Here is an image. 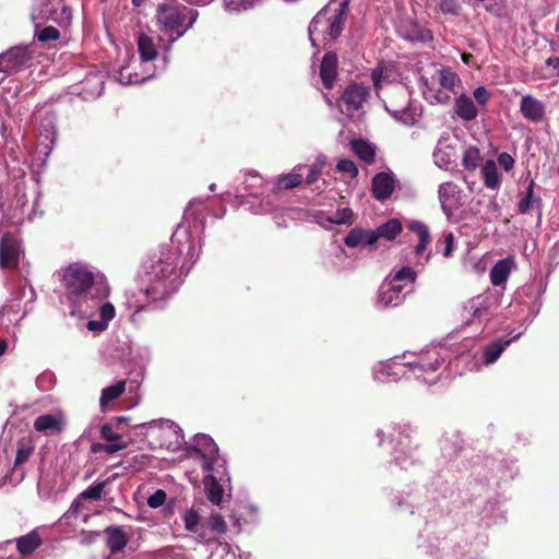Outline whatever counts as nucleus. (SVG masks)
<instances>
[{
  "label": "nucleus",
  "mask_w": 559,
  "mask_h": 559,
  "mask_svg": "<svg viewBox=\"0 0 559 559\" xmlns=\"http://www.w3.org/2000/svg\"><path fill=\"white\" fill-rule=\"evenodd\" d=\"M62 285L71 316L88 319L86 328L91 332L108 329L116 309L107 301L110 288L103 275L94 274L87 265L73 263L63 271Z\"/></svg>",
  "instance_id": "nucleus-1"
},
{
  "label": "nucleus",
  "mask_w": 559,
  "mask_h": 559,
  "mask_svg": "<svg viewBox=\"0 0 559 559\" xmlns=\"http://www.w3.org/2000/svg\"><path fill=\"white\" fill-rule=\"evenodd\" d=\"M178 257L176 253L163 254L144 266L142 288L126 293V307L133 324L141 322L140 313L159 309L165 301L177 292L180 274L177 272Z\"/></svg>",
  "instance_id": "nucleus-2"
},
{
  "label": "nucleus",
  "mask_w": 559,
  "mask_h": 559,
  "mask_svg": "<svg viewBox=\"0 0 559 559\" xmlns=\"http://www.w3.org/2000/svg\"><path fill=\"white\" fill-rule=\"evenodd\" d=\"M347 7V1H343L336 7L330 3L316 14L308 27L312 47L325 46L340 37L345 23Z\"/></svg>",
  "instance_id": "nucleus-3"
},
{
  "label": "nucleus",
  "mask_w": 559,
  "mask_h": 559,
  "mask_svg": "<svg viewBox=\"0 0 559 559\" xmlns=\"http://www.w3.org/2000/svg\"><path fill=\"white\" fill-rule=\"evenodd\" d=\"M403 355H407L402 362L406 365L403 376L407 379L423 380L426 383H433L436 378L430 379L428 376L438 371L450 359V350L445 346H430L419 353L406 352Z\"/></svg>",
  "instance_id": "nucleus-4"
},
{
  "label": "nucleus",
  "mask_w": 559,
  "mask_h": 559,
  "mask_svg": "<svg viewBox=\"0 0 559 559\" xmlns=\"http://www.w3.org/2000/svg\"><path fill=\"white\" fill-rule=\"evenodd\" d=\"M197 10L187 7L162 4L157 10V23L159 29L168 37L165 51L169 52L174 43L182 37L198 20Z\"/></svg>",
  "instance_id": "nucleus-5"
},
{
  "label": "nucleus",
  "mask_w": 559,
  "mask_h": 559,
  "mask_svg": "<svg viewBox=\"0 0 559 559\" xmlns=\"http://www.w3.org/2000/svg\"><path fill=\"white\" fill-rule=\"evenodd\" d=\"M40 187L37 179L19 181L15 183V195L10 212L4 214L3 221L21 223L26 217L33 219L39 206Z\"/></svg>",
  "instance_id": "nucleus-6"
},
{
  "label": "nucleus",
  "mask_w": 559,
  "mask_h": 559,
  "mask_svg": "<svg viewBox=\"0 0 559 559\" xmlns=\"http://www.w3.org/2000/svg\"><path fill=\"white\" fill-rule=\"evenodd\" d=\"M501 295L498 292H485L476 295L463 304L462 321L465 325H476L481 330L495 316L500 306Z\"/></svg>",
  "instance_id": "nucleus-7"
},
{
  "label": "nucleus",
  "mask_w": 559,
  "mask_h": 559,
  "mask_svg": "<svg viewBox=\"0 0 559 559\" xmlns=\"http://www.w3.org/2000/svg\"><path fill=\"white\" fill-rule=\"evenodd\" d=\"M460 78L452 70L436 69L430 76L419 78V87L426 100L430 104H447Z\"/></svg>",
  "instance_id": "nucleus-8"
},
{
  "label": "nucleus",
  "mask_w": 559,
  "mask_h": 559,
  "mask_svg": "<svg viewBox=\"0 0 559 559\" xmlns=\"http://www.w3.org/2000/svg\"><path fill=\"white\" fill-rule=\"evenodd\" d=\"M191 457L202 461V468L207 473L226 474V461L221 457L214 440L204 433L195 435L188 450Z\"/></svg>",
  "instance_id": "nucleus-9"
},
{
  "label": "nucleus",
  "mask_w": 559,
  "mask_h": 559,
  "mask_svg": "<svg viewBox=\"0 0 559 559\" xmlns=\"http://www.w3.org/2000/svg\"><path fill=\"white\" fill-rule=\"evenodd\" d=\"M31 15L35 28H40L47 21L69 24L72 19L71 9L62 0H35Z\"/></svg>",
  "instance_id": "nucleus-10"
},
{
  "label": "nucleus",
  "mask_w": 559,
  "mask_h": 559,
  "mask_svg": "<svg viewBox=\"0 0 559 559\" xmlns=\"http://www.w3.org/2000/svg\"><path fill=\"white\" fill-rule=\"evenodd\" d=\"M391 442L394 443L393 457L395 463L403 469H407L419 461L416 449L412 445L409 428L406 426H393L390 433Z\"/></svg>",
  "instance_id": "nucleus-11"
},
{
  "label": "nucleus",
  "mask_w": 559,
  "mask_h": 559,
  "mask_svg": "<svg viewBox=\"0 0 559 559\" xmlns=\"http://www.w3.org/2000/svg\"><path fill=\"white\" fill-rule=\"evenodd\" d=\"M33 58L28 46H15L0 55V72L12 73L27 67Z\"/></svg>",
  "instance_id": "nucleus-12"
},
{
  "label": "nucleus",
  "mask_w": 559,
  "mask_h": 559,
  "mask_svg": "<svg viewBox=\"0 0 559 559\" xmlns=\"http://www.w3.org/2000/svg\"><path fill=\"white\" fill-rule=\"evenodd\" d=\"M5 222L0 225V265L4 269L15 267L20 261L22 251L20 242L9 233H4Z\"/></svg>",
  "instance_id": "nucleus-13"
},
{
  "label": "nucleus",
  "mask_w": 559,
  "mask_h": 559,
  "mask_svg": "<svg viewBox=\"0 0 559 559\" xmlns=\"http://www.w3.org/2000/svg\"><path fill=\"white\" fill-rule=\"evenodd\" d=\"M407 355L396 356L392 359L380 361L373 367V379L378 382L397 381L406 370V365L402 364Z\"/></svg>",
  "instance_id": "nucleus-14"
},
{
  "label": "nucleus",
  "mask_w": 559,
  "mask_h": 559,
  "mask_svg": "<svg viewBox=\"0 0 559 559\" xmlns=\"http://www.w3.org/2000/svg\"><path fill=\"white\" fill-rule=\"evenodd\" d=\"M407 228L417 237V245L414 248V254L417 258L416 264L425 266L430 259V253L425 254L431 241L429 228L420 221H412Z\"/></svg>",
  "instance_id": "nucleus-15"
},
{
  "label": "nucleus",
  "mask_w": 559,
  "mask_h": 559,
  "mask_svg": "<svg viewBox=\"0 0 559 559\" xmlns=\"http://www.w3.org/2000/svg\"><path fill=\"white\" fill-rule=\"evenodd\" d=\"M405 295L403 284L385 281L379 288L377 304L382 308L397 307L403 304Z\"/></svg>",
  "instance_id": "nucleus-16"
},
{
  "label": "nucleus",
  "mask_w": 559,
  "mask_h": 559,
  "mask_svg": "<svg viewBox=\"0 0 559 559\" xmlns=\"http://www.w3.org/2000/svg\"><path fill=\"white\" fill-rule=\"evenodd\" d=\"M370 88L367 85L353 83L349 84L342 94V103L348 111L359 110L367 102Z\"/></svg>",
  "instance_id": "nucleus-17"
},
{
  "label": "nucleus",
  "mask_w": 559,
  "mask_h": 559,
  "mask_svg": "<svg viewBox=\"0 0 559 559\" xmlns=\"http://www.w3.org/2000/svg\"><path fill=\"white\" fill-rule=\"evenodd\" d=\"M448 142L449 135L442 134L433 151L435 164L444 170H449L452 166H454L456 160L455 147Z\"/></svg>",
  "instance_id": "nucleus-18"
},
{
  "label": "nucleus",
  "mask_w": 559,
  "mask_h": 559,
  "mask_svg": "<svg viewBox=\"0 0 559 559\" xmlns=\"http://www.w3.org/2000/svg\"><path fill=\"white\" fill-rule=\"evenodd\" d=\"M520 112L522 116L533 122L539 123L546 120L545 104L532 95H524L520 102Z\"/></svg>",
  "instance_id": "nucleus-19"
},
{
  "label": "nucleus",
  "mask_w": 559,
  "mask_h": 559,
  "mask_svg": "<svg viewBox=\"0 0 559 559\" xmlns=\"http://www.w3.org/2000/svg\"><path fill=\"white\" fill-rule=\"evenodd\" d=\"M203 524L207 540H199V543L203 545H218V543H222L219 538L227 532V524L224 518L217 512H212Z\"/></svg>",
  "instance_id": "nucleus-20"
},
{
  "label": "nucleus",
  "mask_w": 559,
  "mask_h": 559,
  "mask_svg": "<svg viewBox=\"0 0 559 559\" xmlns=\"http://www.w3.org/2000/svg\"><path fill=\"white\" fill-rule=\"evenodd\" d=\"M397 508L399 509H406L409 511L411 514H415L418 512V514L423 518L430 516V502L423 501L421 496L419 492L409 491L406 493V497L402 496L397 499Z\"/></svg>",
  "instance_id": "nucleus-21"
},
{
  "label": "nucleus",
  "mask_w": 559,
  "mask_h": 559,
  "mask_svg": "<svg viewBox=\"0 0 559 559\" xmlns=\"http://www.w3.org/2000/svg\"><path fill=\"white\" fill-rule=\"evenodd\" d=\"M225 480L229 481L227 472L226 474L209 473V475L204 477L203 484L206 497L213 504L218 506L222 502L223 487L221 483H224Z\"/></svg>",
  "instance_id": "nucleus-22"
},
{
  "label": "nucleus",
  "mask_w": 559,
  "mask_h": 559,
  "mask_svg": "<svg viewBox=\"0 0 559 559\" xmlns=\"http://www.w3.org/2000/svg\"><path fill=\"white\" fill-rule=\"evenodd\" d=\"M105 84V76L99 71H91L87 73L85 79L81 82V90L79 94L83 96L84 99L96 98L102 95Z\"/></svg>",
  "instance_id": "nucleus-23"
},
{
  "label": "nucleus",
  "mask_w": 559,
  "mask_h": 559,
  "mask_svg": "<svg viewBox=\"0 0 559 559\" xmlns=\"http://www.w3.org/2000/svg\"><path fill=\"white\" fill-rule=\"evenodd\" d=\"M521 336V333L516 334L515 336L509 338V340H495L483 348V355L481 359L484 365L489 366L495 364L501 354L506 350V348L515 340H518Z\"/></svg>",
  "instance_id": "nucleus-24"
},
{
  "label": "nucleus",
  "mask_w": 559,
  "mask_h": 559,
  "mask_svg": "<svg viewBox=\"0 0 559 559\" xmlns=\"http://www.w3.org/2000/svg\"><path fill=\"white\" fill-rule=\"evenodd\" d=\"M399 34L409 41L428 43L433 38L431 31L420 26L416 22L401 25L399 27Z\"/></svg>",
  "instance_id": "nucleus-25"
},
{
  "label": "nucleus",
  "mask_w": 559,
  "mask_h": 559,
  "mask_svg": "<svg viewBox=\"0 0 559 559\" xmlns=\"http://www.w3.org/2000/svg\"><path fill=\"white\" fill-rule=\"evenodd\" d=\"M105 488V481H97L83 490L79 497L71 503L69 512L73 515H80L83 510V500H98Z\"/></svg>",
  "instance_id": "nucleus-26"
},
{
  "label": "nucleus",
  "mask_w": 559,
  "mask_h": 559,
  "mask_svg": "<svg viewBox=\"0 0 559 559\" xmlns=\"http://www.w3.org/2000/svg\"><path fill=\"white\" fill-rule=\"evenodd\" d=\"M154 76V72L144 69L141 73L133 71L132 64L128 63L119 69L117 81L122 85L139 84Z\"/></svg>",
  "instance_id": "nucleus-27"
},
{
  "label": "nucleus",
  "mask_w": 559,
  "mask_h": 559,
  "mask_svg": "<svg viewBox=\"0 0 559 559\" xmlns=\"http://www.w3.org/2000/svg\"><path fill=\"white\" fill-rule=\"evenodd\" d=\"M394 190V179L390 174L379 173L372 180V193L377 200L390 198Z\"/></svg>",
  "instance_id": "nucleus-28"
},
{
  "label": "nucleus",
  "mask_w": 559,
  "mask_h": 559,
  "mask_svg": "<svg viewBox=\"0 0 559 559\" xmlns=\"http://www.w3.org/2000/svg\"><path fill=\"white\" fill-rule=\"evenodd\" d=\"M337 57L334 52H328L323 57L320 67V76L325 88H331L336 78Z\"/></svg>",
  "instance_id": "nucleus-29"
},
{
  "label": "nucleus",
  "mask_w": 559,
  "mask_h": 559,
  "mask_svg": "<svg viewBox=\"0 0 559 559\" xmlns=\"http://www.w3.org/2000/svg\"><path fill=\"white\" fill-rule=\"evenodd\" d=\"M377 241L373 230L354 228L352 229L344 239L347 247L356 248L359 246H371Z\"/></svg>",
  "instance_id": "nucleus-30"
},
{
  "label": "nucleus",
  "mask_w": 559,
  "mask_h": 559,
  "mask_svg": "<svg viewBox=\"0 0 559 559\" xmlns=\"http://www.w3.org/2000/svg\"><path fill=\"white\" fill-rule=\"evenodd\" d=\"M182 520L186 531L193 533L198 543L199 540H207L204 533V524L201 522V515L198 511L194 509L187 510L182 516Z\"/></svg>",
  "instance_id": "nucleus-31"
},
{
  "label": "nucleus",
  "mask_w": 559,
  "mask_h": 559,
  "mask_svg": "<svg viewBox=\"0 0 559 559\" xmlns=\"http://www.w3.org/2000/svg\"><path fill=\"white\" fill-rule=\"evenodd\" d=\"M438 194L442 210L447 214L451 213L457 202L459 191L456 185L453 182L441 183L439 186Z\"/></svg>",
  "instance_id": "nucleus-32"
},
{
  "label": "nucleus",
  "mask_w": 559,
  "mask_h": 559,
  "mask_svg": "<svg viewBox=\"0 0 559 559\" xmlns=\"http://www.w3.org/2000/svg\"><path fill=\"white\" fill-rule=\"evenodd\" d=\"M454 111L464 121H472L478 115V110L474 102L466 94H461L459 97H456Z\"/></svg>",
  "instance_id": "nucleus-33"
},
{
  "label": "nucleus",
  "mask_w": 559,
  "mask_h": 559,
  "mask_svg": "<svg viewBox=\"0 0 559 559\" xmlns=\"http://www.w3.org/2000/svg\"><path fill=\"white\" fill-rule=\"evenodd\" d=\"M100 437L107 441L104 445L106 453H115L126 448V442L122 440L121 435L115 432L112 427L108 424L102 426Z\"/></svg>",
  "instance_id": "nucleus-34"
},
{
  "label": "nucleus",
  "mask_w": 559,
  "mask_h": 559,
  "mask_svg": "<svg viewBox=\"0 0 559 559\" xmlns=\"http://www.w3.org/2000/svg\"><path fill=\"white\" fill-rule=\"evenodd\" d=\"M138 51L142 63H147L156 59L158 52L153 38L144 33L136 36Z\"/></svg>",
  "instance_id": "nucleus-35"
},
{
  "label": "nucleus",
  "mask_w": 559,
  "mask_h": 559,
  "mask_svg": "<svg viewBox=\"0 0 559 559\" xmlns=\"http://www.w3.org/2000/svg\"><path fill=\"white\" fill-rule=\"evenodd\" d=\"M514 261L511 258L499 260L490 270V281L492 285L500 286L504 284L510 276Z\"/></svg>",
  "instance_id": "nucleus-36"
},
{
  "label": "nucleus",
  "mask_w": 559,
  "mask_h": 559,
  "mask_svg": "<svg viewBox=\"0 0 559 559\" xmlns=\"http://www.w3.org/2000/svg\"><path fill=\"white\" fill-rule=\"evenodd\" d=\"M534 209L537 210L538 221H540V199L534 195V181L532 180L527 187L526 193L521 197L518 203V211L521 214H526Z\"/></svg>",
  "instance_id": "nucleus-37"
},
{
  "label": "nucleus",
  "mask_w": 559,
  "mask_h": 559,
  "mask_svg": "<svg viewBox=\"0 0 559 559\" xmlns=\"http://www.w3.org/2000/svg\"><path fill=\"white\" fill-rule=\"evenodd\" d=\"M126 391V381L119 380L114 384L106 386L100 392L99 407L103 412L106 411L109 403L116 401Z\"/></svg>",
  "instance_id": "nucleus-38"
},
{
  "label": "nucleus",
  "mask_w": 559,
  "mask_h": 559,
  "mask_svg": "<svg viewBox=\"0 0 559 559\" xmlns=\"http://www.w3.org/2000/svg\"><path fill=\"white\" fill-rule=\"evenodd\" d=\"M484 185L488 189L496 190L501 185V175L495 160L488 159L481 167Z\"/></svg>",
  "instance_id": "nucleus-39"
},
{
  "label": "nucleus",
  "mask_w": 559,
  "mask_h": 559,
  "mask_svg": "<svg viewBox=\"0 0 559 559\" xmlns=\"http://www.w3.org/2000/svg\"><path fill=\"white\" fill-rule=\"evenodd\" d=\"M105 534L107 537V545L112 552L121 551L126 547L128 537L122 527H108L105 530Z\"/></svg>",
  "instance_id": "nucleus-40"
},
{
  "label": "nucleus",
  "mask_w": 559,
  "mask_h": 559,
  "mask_svg": "<svg viewBox=\"0 0 559 559\" xmlns=\"http://www.w3.org/2000/svg\"><path fill=\"white\" fill-rule=\"evenodd\" d=\"M350 150L365 163L371 164L374 160L376 147L362 139L352 140Z\"/></svg>",
  "instance_id": "nucleus-41"
},
{
  "label": "nucleus",
  "mask_w": 559,
  "mask_h": 559,
  "mask_svg": "<svg viewBox=\"0 0 559 559\" xmlns=\"http://www.w3.org/2000/svg\"><path fill=\"white\" fill-rule=\"evenodd\" d=\"M34 428L39 432H58L62 428V418L51 414L41 415L35 419Z\"/></svg>",
  "instance_id": "nucleus-42"
},
{
  "label": "nucleus",
  "mask_w": 559,
  "mask_h": 559,
  "mask_svg": "<svg viewBox=\"0 0 559 559\" xmlns=\"http://www.w3.org/2000/svg\"><path fill=\"white\" fill-rule=\"evenodd\" d=\"M403 227L402 223L397 218H391L380 225L376 230H373L374 236H377V240L379 238H385L386 240H394L397 235L401 234Z\"/></svg>",
  "instance_id": "nucleus-43"
},
{
  "label": "nucleus",
  "mask_w": 559,
  "mask_h": 559,
  "mask_svg": "<svg viewBox=\"0 0 559 559\" xmlns=\"http://www.w3.org/2000/svg\"><path fill=\"white\" fill-rule=\"evenodd\" d=\"M304 165H297L294 169L285 175H281L277 178L276 186L278 189H292L299 186L302 181Z\"/></svg>",
  "instance_id": "nucleus-44"
},
{
  "label": "nucleus",
  "mask_w": 559,
  "mask_h": 559,
  "mask_svg": "<svg viewBox=\"0 0 559 559\" xmlns=\"http://www.w3.org/2000/svg\"><path fill=\"white\" fill-rule=\"evenodd\" d=\"M24 316L25 311H22L20 299L11 300L0 310L1 323H4V317H7V323H15L19 322Z\"/></svg>",
  "instance_id": "nucleus-45"
},
{
  "label": "nucleus",
  "mask_w": 559,
  "mask_h": 559,
  "mask_svg": "<svg viewBox=\"0 0 559 559\" xmlns=\"http://www.w3.org/2000/svg\"><path fill=\"white\" fill-rule=\"evenodd\" d=\"M41 544L39 535L32 531L16 539V548L23 555L27 556L35 551Z\"/></svg>",
  "instance_id": "nucleus-46"
},
{
  "label": "nucleus",
  "mask_w": 559,
  "mask_h": 559,
  "mask_svg": "<svg viewBox=\"0 0 559 559\" xmlns=\"http://www.w3.org/2000/svg\"><path fill=\"white\" fill-rule=\"evenodd\" d=\"M56 134L55 118L52 116L45 117L39 130L41 144H44L46 148L50 150L51 145L56 141Z\"/></svg>",
  "instance_id": "nucleus-47"
},
{
  "label": "nucleus",
  "mask_w": 559,
  "mask_h": 559,
  "mask_svg": "<svg viewBox=\"0 0 559 559\" xmlns=\"http://www.w3.org/2000/svg\"><path fill=\"white\" fill-rule=\"evenodd\" d=\"M417 273L411 266H403L391 273L386 281L393 282V284H403L405 287L406 284L415 283Z\"/></svg>",
  "instance_id": "nucleus-48"
},
{
  "label": "nucleus",
  "mask_w": 559,
  "mask_h": 559,
  "mask_svg": "<svg viewBox=\"0 0 559 559\" xmlns=\"http://www.w3.org/2000/svg\"><path fill=\"white\" fill-rule=\"evenodd\" d=\"M263 178L253 171H250L246 175L243 181V191H246L249 195L258 197L262 193Z\"/></svg>",
  "instance_id": "nucleus-49"
},
{
  "label": "nucleus",
  "mask_w": 559,
  "mask_h": 559,
  "mask_svg": "<svg viewBox=\"0 0 559 559\" xmlns=\"http://www.w3.org/2000/svg\"><path fill=\"white\" fill-rule=\"evenodd\" d=\"M480 159V151L476 146H468L463 153L462 165L465 170L474 171L479 166Z\"/></svg>",
  "instance_id": "nucleus-50"
},
{
  "label": "nucleus",
  "mask_w": 559,
  "mask_h": 559,
  "mask_svg": "<svg viewBox=\"0 0 559 559\" xmlns=\"http://www.w3.org/2000/svg\"><path fill=\"white\" fill-rule=\"evenodd\" d=\"M385 109L392 115V117L401 121L406 126H412L416 122V117L408 106H403L399 109H391L385 105Z\"/></svg>",
  "instance_id": "nucleus-51"
},
{
  "label": "nucleus",
  "mask_w": 559,
  "mask_h": 559,
  "mask_svg": "<svg viewBox=\"0 0 559 559\" xmlns=\"http://www.w3.org/2000/svg\"><path fill=\"white\" fill-rule=\"evenodd\" d=\"M326 164V157L324 155L317 156L313 164L310 166L309 174L306 177V182L308 185L314 183L319 176L322 174Z\"/></svg>",
  "instance_id": "nucleus-52"
},
{
  "label": "nucleus",
  "mask_w": 559,
  "mask_h": 559,
  "mask_svg": "<svg viewBox=\"0 0 559 559\" xmlns=\"http://www.w3.org/2000/svg\"><path fill=\"white\" fill-rule=\"evenodd\" d=\"M353 211L349 207L337 209L328 216V221L332 224L342 225L350 222Z\"/></svg>",
  "instance_id": "nucleus-53"
},
{
  "label": "nucleus",
  "mask_w": 559,
  "mask_h": 559,
  "mask_svg": "<svg viewBox=\"0 0 559 559\" xmlns=\"http://www.w3.org/2000/svg\"><path fill=\"white\" fill-rule=\"evenodd\" d=\"M436 248L439 252L443 254V257L449 258L452 255L454 248V236L453 234H448L443 237V239L438 240Z\"/></svg>",
  "instance_id": "nucleus-54"
},
{
  "label": "nucleus",
  "mask_w": 559,
  "mask_h": 559,
  "mask_svg": "<svg viewBox=\"0 0 559 559\" xmlns=\"http://www.w3.org/2000/svg\"><path fill=\"white\" fill-rule=\"evenodd\" d=\"M35 36L39 41L47 43L50 40H57L60 33L56 27L47 26L41 29L35 28Z\"/></svg>",
  "instance_id": "nucleus-55"
},
{
  "label": "nucleus",
  "mask_w": 559,
  "mask_h": 559,
  "mask_svg": "<svg viewBox=\"0 0 559 559\" xmlns=\"http://www.w3.org/2000/svg\"><path fill=\"white\" fill-rule=\"evenodd\" d=\"M224 7L229 12L246 11L253 7V0H224Z\"/></svg>",
  "instance_id": "nucleus-56"
},
{
  "label": "nucleus",
  "mask_w": 559,
  "mask_h": 559,
  "mask_svg": "<svg viewBox=\"0 0 559 559\" xmlns=\"http://www.w3.org/2000/svg\"><path fill=\"white\" fill-rule=\"evenodd\" d=\"M336 169L340 173L348 175L349 178H355L358 175L356 164L349 158H341L336 164Z\"/></svg>",
  "instance_id": "nucleus-57"
},
{
  "label": "nucleus",
  "mask_w": 559,
  "mask_h": 559,
  "mask_svg": "<svg viewBox=\"0 0 559 559\" xmlns=\"http://www.w3.org/2000/svg\"><path fill=\"white\" fill-rule=\"evenodd\" d=\"M34 451V447L29 444V442H22L17 447L16 456L14 464L21 465L25 463Z\"/></svg>",
  "instance_id": "nucleus-58"
},
{
  "label": "nucleus",
  "mask_w": 559,
  "mask_h": 559,
  "mask_svg": "<svg viewBox=\"0 0 559 559\" xmlns=\"http://www.w3.org/2000/svg\"><path fill=\"white\" fill-rule=\"evenodd\" d=\"M439 8L443 14L456 16L461 5L457 0H440Z\"/></svg>",
  "instance_id": "nucleus-59"
},
{
  "label": "nucleus",
  "mask_w": 559,
  "mask_h": 559,
  "mask_svg": "<svg viewBox=\"0 0 559 559\" xmlns=\"http://www.w3.org/2000/svg\"><path fill=\"white\" fill-rule=\"evenodd\" d=\"M166 501V492L162 489L156 490L147 498V504L151 508H159Z\"/></svg>",
  "instance_id": "nucleus-60"
},
{
  "label": "nucleus",
  "mask_w": 559,
  "mask_h": 559,
  "mask_svg": "<svg viewBox=\"0 0 559 559\" xmlns=\"http://www.w3.org/2000/svg\"><path fill=\"white\" fill-rule=\"evenodd\" d=\"M217 547L224 552V557L222 559H248L249 557V555H239L237 557L236 551L228 543H218Z\"/></svg>",
  "instance_id": "nucleus-61"
},
{
  "label": "nucleus",
  "mask_w": 559,
  "mask_h": 559,
  "mask_svg": "<svg viewBox=\"0 0 559 559\" xmlns=\"http://www.w3.org/2000/svg\"><path fill=\"white\" fill-rule=\"evenodd\" d=\"M498 164L506 170L510 171L513 169L515 160L509 153H500L498 155Z\"/></svg>",
  "instance_id": "nucleus-62"
},
{
  "label": "nucleus",
  "mask_w": 559,
  "mask_h": 559,
  "mask_svg": "<svg viewBox=\"0 0 559 559\" xmlns=\"http://www.w3.org/2000/svg\"><path fill=\"white\" fill-rule=\"evenodd\" d=\"M473 96L479 105H485L489 100V93L484 86H478L474 90Z\"/></svg>",
  "instance_id": "nucleus-63"
},
{
  "label": "nucleus",
  "mask_w": 559,
  "mask_h": 559,
  "mask_svg": "<svg viewBox=\"0 0 559 559\" xmlns=\"http://www.w3.org/2000/svg\"><path fill=\"white\" fill-rule=\"evenodd\" d=\"M11 157L14 165L12 166V169L9 170V176L12 177L14 180L23 178L25 173L20 160L17 159V157Z\"/></svg>",
  "instance_id": "nucleus-64"
}]
</instances>
